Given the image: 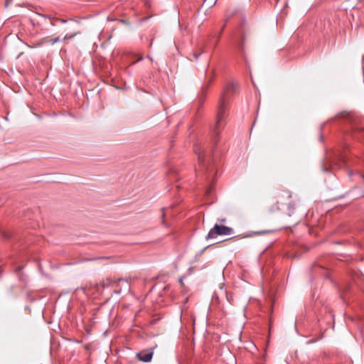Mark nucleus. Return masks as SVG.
<instances>
[{
    "mask_svg": "<svg viewBox=\"0 0 364 364\" xmlns=\"http://www.w3.org/2000/svg\"><path fill=\"white\" fill-rule=\"evenodd\" d=\"M237 90V84L230 82L224 88L218 102L216 122L213 128V132L215 135L213 139V143L215 145L217 143V137L218 136L220 132L225 127L226 124V118L228 116V98L234 94Z\"/></svg>",
    "mask_w": 364,
    "mask_h": 364,
    "instance_id": "f257e3e1",
    "label": "nucleus"
},
{
    "mask_svg": "<svg viewBox=\"0 0 364 364\" xmlns=\"http://www.w3.org/2000/svg\"><path fill=\"white\" fill-rule=\"evenodd\" d=\"M342 121L345 125V139L348 138L364 141V124L360 119L352 113L342 112L338 114L332 121ZM364 163V159H363Z\"/></svg>",
    "mask_w": 364,
    "mask_h": 364,
    "instance_id": "f03ea898",
    "label": "nucleus"
},
{
    "mask_svg": "<svg viewBox=\"0 0 364 364\" xmlns=\"http://www.w3.org/2000/svg\"><path fill=\"white\" fill-rule=\"evenodd\" d=\"M253 37V28L247 23L245 17L242 16L240 22L235 29L234 41L235 46L244 60H246L247 46Z\"/></svg>",
    "mask_w": 364,
    "mask_h": 364,
    "instance_id": "7ed1b4c3",
    "label": "nucleus"
},
{
    "mask_svg": "<svg viewBox=\"0 0 364 364\" xmlns=\"http://www.w3.org/2000/svg\"><path fill=\"white\" fill-rule=\"evenodd\" d=\"M194 151L198 155V163L201 171L205 175L207 180L210 181V183H213L217 173L214 159L208 156L206 152L202 151L201 148L198 145L195 146Z\"/></svg>",
    "mask_w": 364,
    "mask_h": 364,
    "instance_id": "20e7f679",
    "label": "nucleus"
},
{
    "mask_svg": "<svg viewBox=\"0 0 364 364\" xmlns=\"http://www.w3.org/2000/svg\"><path fill=\"white\" fill-rule=\"evenodd\" d=\"M232 233V228L228 226L215 224L213 228L210 230L205 238L206 240H209L215 238L218 235H230Z\"/></svg>",
    "mask_w": 364,
    "mask_h": 364,
    "instance_id": "39448f33",
    "label": "nucleus"
},
{
    "mask_svg": "<svg viewBox=\"0 0 364 364\" xmlns=\"http://www.w3.org/2000/svg\"><path fill=\"white\" fill-rule=\"evenodd\" d=\"M121 282L126 284V287H128V279H122L119 278L117 279H107L102 282H100L97 286V289L98 291L103 290L106 287H114V284H117V285L119 284Z\"/></svg>",
    "mask_w": 364,
    "mask_h": 364,
    "instance_id": "423d86ee",
    "label": "nucleus"
},
{
    "mask_svg": "<svg viewBox=\"0 0 364 364\" xmlns=\"http://www.w3.org/2000/svg\"><path fill=\"white\" fill-rule=\"evenodd\" d=\"M153 351L149 350H141L136 353V358L142 362H150L153 357Z\"/></svg>",
    "mask_w": 364,
    "mask_h": 364,
    "instance_id": "0eeeda50",
    "label": "nucleus"
},
{
    "mask_svg": "<svg viewBox=\"0 0 364 364\" xmlns=\"http://www.w3.org/2000/svg\"><path fill=\"white\" fill-rule=\"evenodd\" d=\"M346 154L345 152H341V153H339L337 156V161H338V163L340 164L338 166V168H341V166H344L346 164ZM331 166H337V161H332L331 162Z\"/></svg>",
    "mask_w": 364,
    "mask_h": 364,
    "instance_id": "6e6552de",
    "label": "nucleus"
},
{
    "mask_svg": "<svg viewBox=\"0 0 364 364\" xmlns=\"http://www.w3.org/2000/svg\"><path fill=\"white\" fill-rule=\"evenodd\" d=\"M113 287L114 288V293H115V294L121 293V291H122L121 283L118 285L117 284H114Z\"/></svg>",
    "mask_w": 364,
    "mask_h": 364,
    "instance_id": "1a4fd4ad",
    "label": "nucleus"
},
{
    "mask_svg": "<svg viewBox=\"0 0 364 364\" xmlns=\"http://www.w3.org/2000/svg\"><path fill=\"white\" fill-rule=\"evenodd\" d=\"M203 53V50H200V51H198H198H194V52H193L192 55H193V58H194V60H197L198 59L199 56H200Z\"/></svg>",
    "mask_w": 364,
    "mask_h": 364,
    "instance_id": "9d476101",
    "label": "nucleus"
},
{
    "mask_svg": "<svg viewBox=\"0 0 364 364\" xmlns=\"http://www.w3.org/2000/svg\"><path fill=\"white\" fill-rule=\"evenodd\" d=\"M50 43V38L46 37L40 41L39 45Z\"/></svg>",
    "mask_w": 364,
    "mask_h": 364,
    "instance_id": "9b49d317",
    "label": "nucleus"
},
{
    "mask_svg": "<svg viewBox=\"0 0 364 364\" xmlns=\"http://www.w3.org/2000/svg\"><path fill=\"white\" fill-rule=\"evenodd\" d=\"M61 41L62 40L60 38V37H56L55 38H50V44L53 45L55 43H58Z\"/></svg>",
    "mask_w": 364,
    "mask_h": 364,
    "instance_id": "f8f14e48",
    "label": "nucleus"
},
{
    "mask_svg": "<svg viewBox=\"0 0 364 364\" xmlns=\"http://www.w3.org/2000/svg\"><path fill=\"white\" fill-rule=\"evenodd\" d=\"M228 19H229V18H227L225 19V21H224V23L222 25V28H221V30H220V33H219L220 36L221 35L222 32L223 31V30H224V28H225L228 21Z\"/></svg>",
    "mask_w": 364,
    "mask_h": 364,
    "instance_id": "ddd939ff",
    "label": "nucleus"
},
{
    "mask_svg": "<svg viewBox=\"0 0 364 364\" xmlns=\"http://www.w3.org/2000/svg\"><path fill=\"white\" fill-rule=\"evenodd\" d=\"M228 19H229V18H227L225 19V21H224V23L222 25V28H221V30H220V33H219L220 36L221 35L222 32L223 31V30H224V28H225L228 21Z\"/></svg>",
    "mask_w": 364,
    "mask_h": 364,
    "instance_id": "4468645a",
    "label": "nucleus"
},
{
    "mask_svg": "<svg viewBox=\"0 0 364 364\" xmlns=\"http://www.w3.org/2000/svg\"><path fill=\"white\" fill-rule=\"evenodd\" d=\"M121 287H122V289L124 288L125 289H128L129 291L130 288H129V284L128 283V287H126V284H123L122 282H121Z\"/></svg>",
    "mask_w": 364,
    "mask_h": 364,
    "instance_id": "2eb2a0df",
    "label": "nucleus"
},
{
    "mask_svg": "<svg viewBox=\"0 0 364 364\" xmlns=\"http://www.w3.org/2000/svg\"><path fill=\"white\" fill-rule=\"evenodd\" d=\"M75 36V34H73V35H70V36H68L66 35L63 40H65V39H70L72 38H73L74 36Z\"/></svg>",
    "mask_w": 364,
    "mask_h": 364,
    "instance_id": "dca6fc26",
    "label": "nucleus"
},
{
    "mask_svg": "<svg viewBox=\"0 0 364 364\" xmlns=\"http://www.w3.org/2000/svg\"><path fill=\"white\" fill-rule=\"evenodd\" d=\"M22 269H23V266H21V265L18 266V267H16L15 272L17 273V272L21 271Z\"/></svg>",
    "mask_w": 364,
    "mask_h": 364,
    "instance_id": "f3484780",
    "label": "nucleus"
},
{
    "mask_svg": "<svg viewBox=\"0 0 364 364\" xmlns=\"http://www.w3.org/2000/svg\"><path fill=\"white\" fill-rule=\"evenodd\" d=\"M165 215H166V213H165V208H162V209H161V215H162V218H164Z\"/></svg>",
    "mask_w": 364,
    "mask_h": 364,
    "instance_id": "a211bd4d",
    "label": "nucleus"
},
{
    "mask_svg": "<svg viewBox=\"0 0 364 364\" xmlns=\"http://www.w3.org/2000/svg\"><path fill=\"white\" fill-rule=\"evenodd\" d=\"M358 173H359L360 176V177L363 179V181H364V173L359 172Z\"/></svg>",
    "mask_w": 364,
    "mask_h": 364,
    "instance_id": "6ab92c4d",
    "label": "nucleus"
},
{
    "mask_svg": "<svg viewBox=\"0 0 364 364\" xmlns=\"http://www.w3.org/2000/svg\"><path fill=\"white\" fill-rule=\"evenodd\" d=\"M219 221H220V223H224V222H225V218L219 219Z\"/></svg>",
    "mask_w": 364,
    "mask_h": 364,
    "instance_id": "aec40b11",
    "label": "nucleus"
},
{
    "mask_svg": "<svg viewBox=\"0 0 364 364\" xmlns=\"http://www.w3.org/2000/svg\"><path fill=\"white\" fill-rule=\"evenodd\" d=\"M343 148H344V149H346V148H347V144H346V143H345V144H344V145H343Z\"/></svg>",
    "mask_w": 364,
    "mask_h": 364,
    "instance_id": "412c9836",
    "label": "nucleus"
},
{
    "mask_svg": "<svg viewBox=\"0 0 364 364\" xmlns=\"http://www.w3.org/2000/svg\"><path fill=\"white\" fill-rule=\"evenodd\" d=\"M8 4H9V2H8V1H6V4H5L6 7H7V6H8Z\"/></svg>",
    "mask_w": 364,
    "mask_h": 364,
    "instance_id": "4be33fe9",
    "label": "nucleus"
},
{
    "mask_svg": "<svg viewBox=\"0 0 364 364\" xmlns=\"http://www.w3.org/2000/svg\"><path fill=\"white\" fill-rule=\"evenodd\" d=\"M213 77H211V78H210V79H209L208 82H211V80H213Z\"/></svg>",
    "mask_w": 364,
    "mask_h": 364,
    "instance_id": "5701e85b",
    "label": "nucleus"
},
{
    "mask_svg": "<svg viewBox=\"0 0 364 364\" xmlns=\"http://www.w3.org/2000/svg\"><path fill=\"white\" fill-rule=\"evenodd\" d=\"M60 21H61L62 23H65L66 21H65V20H60Z\"/></svg>",
    "mask_w": 364,
    "mask_h": 364,
    "instance_id": "b1692460",
    "label": "nucleus"
},
{
    "mask_svg": "<svg viewBox=\"0 0 364 364\" xmlns=\"http://www.w3.org/2000/svg\"><path fill=\"white\" fill-rule=\"evenodd\" d=\"M141 60H142V58L141 57L139 58L138 61Z\"/></svg>",
    "mask_w": 364,
    "mask_h": 364,
    "instance_id": "393cba45",
    "label": "nucleus"
},
{
    "mask_svg": "<svg viewBox=\"0 0 364 364\" xmlns=\"http://www.w3.org/2000/svg\"><path fill=\"white\" fill-rule=\"evenodd\" d=\"M51 26H54V23L53 22H50Z\"/></svg>",
    "mask_w": 364,
    "mask_h": 364,
    "instance_id": "a878e982",
    "label": "nucleus"
}]
</instances>
